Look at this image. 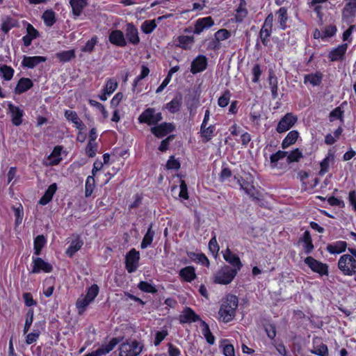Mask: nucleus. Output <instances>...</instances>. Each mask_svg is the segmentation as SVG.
Listing matches in <instances>:
<instances>
[{"label": "nucleus", "mask_w": 356, "mask_h": 356, "mask_svg": "<svg viewBox=\"0 0 356 356\" xmlns=\"http://www.w3.org/2000/svg\"><path fill=\"white\" fill-rule=\"evenodd\" d=\"M238 300L236 296L228 295L221 304L218 312L219 318L225 323L231 321L235 316Z\"/></svg>", "instance_id": "f257e3e1"}, {"label": "nucleus", "mask_w": 356, "mask_h": 356, "mask_svg": "<svg viewBox=\"0 0 356 356\" xmlns=\"http://www.w3.org/2000/svg\"><path fill=\"white\" fill-rule=\"evenodd\" d=\"M337 267L342 275L345 276L355 275L356 274V259L350 253L344 254L339 257Z\"/></svg>", "instance_id": "f03ea898"}, {"label": "nucleus", "mask_w": 356, "mask_h": 356, "mask_svg": "<svg viewBox=\"0 0 356 356\" xmlns=\"http://www.w3.org/2000/svg\"><path fill=\"white\" fill-rule=\"evenodd\" d=\"M163 120L161 112H156L154 108L145 109L138 116V120L140 124H146L149 126H155Z\"/></svg>", "instance_id": "7ed1b4c3"}, {"label": "nucleus", "mask_w": 356, "mask_h": 356, "mask_svg": "<svg viewBox=\"0 0 356 356\" xmlns=\"http://www.w3.org/2000/svg\"><path fill=\"white\" fill-rule=\"evenodd\" d=\"M236 274L237 269L225 266L214 275L213 281L217 284H227L233 280Z\"/></svg>", "instance_id": "20e7f679"}, {"label": "nucleus", "mask_w": 356, "mask_h": 356, "mask_svg": "<svg viewBox=\"0 0 356 356\" xmlns=\"http://www.w3.org/2000/svg\"><path fill=\"white\" fill-rule=\"evenodd\" d=\"M119 350V356H138L142 352L143 346L134 340L122 343Z\"/></svg>", "instance_id": "39448f33"}, {"label": "nucleus", "mask_w": 356, "mask_h": 356, "mask_svg": "<svg viewBox=\"0 0 356 356\" xmlns=\"http://www.w3.org/2000/svg\"><path fill=\"white\" fill-rule=\"evenodd\" d=\"M300 157H270V159H266V165H268L271 168H277L286 170L289 165L293 162H298Z\"/></svg>", "instance_id": "423d86ee"}, {"label": "nucleus", "mask_w": 356, "mask_h": 356, "mask_svg": "<svg viewBox=\"0 0 356 356\" xmlns=\"http://www.w3.org/2000/svg\"><path fill=\"white\" fill-rule=\"evenodd\" d=\"M298 121V117L293 113H286L279 121L276 131L283 134L291 129Z\"/></svg>", "instance_id": "0eeeda50"}, {"label": "nucleus", "mask_w": 356, "mask_h": 356, "mask_svg": "<svg viewBox=\"0 0 356 356\" xmlns=\"http://www.w3.org/2000/svg\"><path fill=\"white\" fill-rule=\"evenodd\" d=\"M176 129V126L173 122H162L156 124L150 129L151 133L158 138H163Z\"/></svg>", "instance_id": "6e6552de"}, {"label": "nucleus", "mask_w": 356, "mask_h": 356, "mask_svg": "<svg viewBox=\"0 0 356 356\" xmlns=\"http://www.w3.org/2000/svg\"><path fill=\"white\" fill-rule=\"evenodd\" d=\"M8 113L13 125L19 127L22 124L24 111L19 106L14 105L12 102L8 104Z\"/></svg>", "instance_id": "1a4fd4ad"}, {"label": "nucleus", "mask_w": 356, "mask_h": 356, "mask_svg": "<svg viewBox=\"0 0 356 356\" xmlns=\"http://www.w3.org/2000/svg\"><path fill=\"white\" fill-rule=\"evenodd\" d=\"M305 263L310 268V269L321 275H328V266L323 264L312 257H307L305 259Z\"/></svg>", "instance_id": "9d476101"}, {"label": "nucleus", "mask_w": 356, "mask_h": 356, "mask_svg": "<svg viewBox=\"0 0 356 356\" xmlns=\"http://www.w3.org/2000/svg\"><path fill=\"white\" fill-rule=\"evenodd\" d=\"M140 259L139 252L134 248L131 249L126 255V268L129 273H134L136 270Z\"/></svg>", "instance_id": "9b49d317"}, {"label": "nucleus", "mask_w": 356, "mask_h": 356, "mask_svg": "<svg viewBox=\"0 0 356 356\" xmlns=\"http://www.w3.org/2000/svg\"><path fill=\"white\" fill-rule=\"evenodd\" d=\"M214 25V21L211 16L197 19L194 24L193 33L200 35L205 30H208Z\"/></svg>", "instance_id": "f8f14e48"}, {"label": "nucleus", "mask_w": 356, "mask_h": 356, "mask_svg": "<svg viewBox=\"0 0 356 356\" xmlns=\"http://www.w3.org/2000/svg\"><path fill=\"white\" fill-rule=\"evenodd\" d=\"M124 37L129 44L138 45L140 43L138 29L133 23L127 24Z\"/></svg>", "instance_id": "ddd939ff"}, {"label": "nucleus", "mask_w": 356, "mask_h": 356, "mask_svg": "<svg viewBox=\"0 0 356 356\" xmlns=\"http://www.w3.org/2000/svg\"><path fill=\"white\" fill-rule=\"evenodd\" d=\"M207 66L208 60L206 56L198 55L191 62L190 71L193 74H196L204 71Z\"/></svg>", "instance_id": "4468645a"}, {"label": "nucleus", "mask_w": 356, "mask_h": 356, "mask_svg": "<svg viewBox=\"0 0 356 356\" xmlns=\"http://www.w3.org/2000/svg\"><path fill=\"white\" fill-rule=\"evenodd\" d=\"M33 268L31 273H40V272L50 273L53 270L52 266L40 257H33Z\"/></svg>", "instance_id": "2eb2a0df"}, {"label": "nucleus", "mask_w": 356, "mask_h": 356, "mask_svg": "<svg viewBox=\"0 0 356 356\" xmlns=\"http://www.w3.org/2000/svg\"><path fill=\"white\" fill-rule=\"evenodd\" d=\"M108 41L116 47H124L127 45L124 33L118 29L113 30L110 32Z\"/></svg>", "instance_id": "dca6fc26"}, {"label": "nucleus", "mask_w": 356, "mask_h": 356, "mask_svg": "<svg viewBox=\"0 0 356 356\" xmlns=\"http://www.w3.org/2000/svg\"><path fill=\"white\" fill-rule=\"evenodd\" d=\"M275 16L278 24L277 28L285 31L289 27L287 25L289 19L288 9L286 7L280 8L275 11Z\"/></svg>", "instance_id": "f3484780"}, {"label": "nucleus", "mask_w": 356, "mask_h": 356, "mask_svg": "<svg viewBox=\"0 0 356 356\" xmlns=\"http://www.w3.org/2000/svg\"><path fill=\"white\" fill-rule=\"evenodd\" d=\"M180 323H191L202 321L200 316L190 307H186L179 316Z\"/></svg>", "instance_id": "a211bd4d"}, {"label": "nucleus", "mask_w": 356, "mask_h": 356, "mask_svg": "<svg viewBox=\"0 0 356 356\" xmlns=\"http://www.w3.org/2000/svg\"><path fill=\"white\" fill-rule=\"evenodd\" d=\"M174 42L176 47L189 50L195 42V38L193 35H181L174 38Z\"/></svg>", "instance_id": "6ab92c4d"}, {"label": "nucleus", "mask_w": 356, "mask_h": 356, "mask_svg": "<svg viewBox=\"0 0 356 356\" xmlns=\"http://www.w3.org/2000/svg\"><path fill=\"white\" fill-rule=\"evenodd\" d=\"M347 49L348 44L346 43L339 44L336 48H333L328 54L329 60L331 62L343 60Z\"/></svg>", "instance_id": "aec40b11"}, {"label": "nucleus", "mask_w": 356, "mask_h": 356, "mask_svg": "<svg viewBox=\"0 0 356 356\" xmlns=\"http://www.w3.org/2000/svg\"><path fill=\"white\" fill-rule=\"evenodd\" d=\"M47 60V58L42 56H24L22 66L24 67H27L29 69H33L38 65L41 63H44Z\"/></svg>", "instance_id": "412c9836"}, {"label": "nucleus", "mask_w": 356, "mask_h": 356, "mask_svg": "<svg viewBox=\"0 0 356 356\" xmlns=\"http://www.w3.org/2000/svg\"><path fill=\"white\" fill-rule=\"evenodd\" d=\"M64 116L69 122H72L75 127L79 131H82L86 128L84 123L79 118L76 111L72 110H65Z\"/></svg>", "instance_id": "4be33fe9"}, {"label": "nucleus", "mask_w": 356, "mask_h": 356, "mask_svg": "<svg viewBox=\"0 0 356 356\" xmlns=\"http://www.w3.org/2000/svg\"><path fill=\"white\" fill-rule=\"evenodd\" d=\"M33 86L32 80L29 78L22 77L19 79L14 89L15 95H21L30 90Z\"/></svg>", "instance_id": "5701e85b"}, {"label": "nucleus", "mask_w": 356, "mask_h": 356, "mask_svg": "<svg viewBox=\"0 0 356 356\" xmlns=\"http://www.w3.org/2000/svg\"><path fill=\"white\" fill-rule=\"evenodd\" d=\"M323 78V73L320 71H316L314 73L305 74L304 76V83H309L313 87L318 86L321 84Z\"/></svg>", "instance_id": "b1692460"}, {"label": "nucleus", "mask_w": 356, "mask_h": 356, "mask_svg": "<svg viewBox=\"0 0 356 356\" xmlns=\"http://www.w3.org/2000/svg\"><path fill=\"white\" fill-rule=\"evenodd\" d=\"M88 0H70V4L72 8V13L74 16V18H76L79 17L84 8L87 6Z\"/></svg>", "instance_id": "393cba45"}, {"label": "nucleus", "mask_w": 356, "mask_h": 356, "mask_svg": "<svg viewBox=\"0 0 356 356\" xmlns=\"http://www.w3.org/2000/svg\"><path fill=\"white\" fill-rule=\"evenodd\" d=\"M223 258L226 261L234 267V269H237V271L242 267L240 258L237 255L233 254L229 248H227V250L223 252Z\"/></svg>", "instance_id": "a878e982"}, {"label": "nucleus", "mask_w": 356, "mask_h": 356, "mask_svg": "<svg viewBox=\"0 0 356 356\" xmlns=\"http://www.w3.org/2000/svg\"><path fill=\"white\" fill-rule=\"evenodd\" d=\"M347 248V243L343 241H337L332 243H329L326 247V250L330 254H340L346 251Z\"/></svg>", "instance_id": "bb28decb"}, {"label": "nucleus", "mask_w": 356, "mask_h": 356, "mask_svg": "<svg viewBox=\"0 0 356 356\" xmlns=\"http://www.w3.org/2000/svg\"><path fill=\"white\" fill-rule=\"evenodd\" d=\"M356 15V0H350L347 2L343 10L342 16L344 19L354 18Z\"/></svg>", "instance_id": "cd10ccee"}, {"label": "nucleus", "mask_w": 356, "mask_h": 356, "mask_svg": "<svg viewBox=\"0 0 356 356\" xmlns=\"http://www.w3.org/2000/svg\"><path fill=\"white\" fill-rule=\"evenodd\" d=\"M245 0H239V4L236 9V13L234 15L235 20L236 22H243L244 19L247 17L248 12L246 8Z\"/></svg>", "instance_id": "c85d7f7f"}, {"label": "nucleus", "mask_w": 356, "mask_h": 356, "mask_svg": "<svg viewBox=\"0 0 356 356\" xmlns=\"http://www.w3.org/2000/svg\"><path fill=\"white\" fill-rule=\"evenodd\" d=\"M179 275L184 281L188 282H191L196 278L195 270L191 266L181 268Z\"/></svg>", "instance_id": "c756f323"}, {"label": "nucleus", "mask_w": 356, "mask_h": 356, "mask_svg": "<svg viewBox=\"0 0 356 356\" xmlns=\"http://www.w3.org/2000/svg\"><path fill=\"white\" fill-rule=\"evenodd\" d=\"M18 26V22L16 19L10 17L6 16L4 19H3L1 29L5 33H8L12 29Z\"/></svg>", "instance_id": "7c9ffc66"}, {"label": "nucleus", "mask_w": 356, "mask_h": 356, "mask_svg": "<svg viewBox=\"0 0 356 356\" xmlns=\"http://www.w3.org/2000/svg\"><path fill=\"white\" fill-rule=\"evenodd\" d=\"M300 134L297 130L289 131L282 142V149H286L290 145L295 144Z\"/></svg>", "instance_id": "2f4dec72"}, {"label": "nucleus", "mask_w": 356, "mask_h": 356, "mask_svg": "<svg viewBox=\"0 0 356 356\" xmlns=\"http://www.w3.org/2000/svg\"><path fill=\"white\" fill-rule=\"evenodd\" d=\"M182 104L181 96L175 97L170 102L165 104V108L172 114L177 113L180 111Z\"/></svg>", "instance_id": "473e14b6"}, {"label": "nucleus", "mask_w": 356, "mask_h": 356, "mask_svg": "<svg viewBox=\"0 0 356 356\" xmlns=\"http://www.w3.org/2000/svg\"><path fill=\"white\" fill-rule=\"evenodd\" d=\"M42 19L46 26L51 27L56 22V13L52 9L44 10L42 15Z\"/></svg>", "instance_id": "72a5a7b5"}, {"label": "nucleus", "mask_w": 356, "mask_h": 356, "mask_svg": "<svg viewBox=\"0 0 356 356\" xmlns=\"http://www.w3.org/2000/svg\"><path fill=\"white\" fill-rule=\"evenodd\" d=\"M216 135V124H211L209 127H200V136L204 142L211 140Z\"/></svg>", "instance_id": "f704fd0d"}, {"label": "nucleus", "mask_w": 356, "mask_h": 356, "mask_svg": "<svg viewBox=\"0 0 356 356\" xmlns=\"http://www.w3.org/2000/svg\"><path fill=\"white\" fill-rule=\"evenodd\" d=\"M56 190V184L54 183L51 184L45 191L44 195L40 198L39 203L42 205H46L47 203H49L52 200V197Z\"/></svg>", "instance_id": "c9c22d12"}, {"label": "nucleus", "mask_w": 356, "mask_h": 356, "mask_svg": "<svg viewBox=\"0 0 356 356\" xmlns=\"http://www.w3.org/2000/svg\"><path fill=\"white\" fill-rule=\"evenodd\" d=\"M234 179H236V181L240 186L241 188L243 189L248 195L251 196L254 195V186L252 184V177L250 176L249 177L250 179V181H244L243 179L241 180L236 176L234 177Z\"/></svg>", "instance_id": "e433bc0d"}, {"label": "nucleus", "mask_w": 356, "mask_h": 356, "mask_svg": "<svg viewBox=\"0 0 356 356\" xmlns=\"http://www.w3.org/2000/svg\"><path fill=\"white\" fill-rule=\"evenodd\" d=\"M56 57L60 63H67L76 57L75 50L70 49L57 52Z\"/></svg>", "instance_id": "4c0bfd02"}, {"label": "nucleus", "mask_w": 356, "mask_h": 356, "mask_svg": "<svg viewBox=\"0 0 356 356\" xmlns=\"http://www.w3.org/2000/svg\"><path fill=\"white\" fill-rule=\"evenodd\" d=\"M83 244V241L79 237H76L75 239H73L71 241L70 245L66 250V254L69 257H72L77 251L81 249Z\"/></svg>", "instance_id": "58836bf2"}, {"label": "nucleus", "mask_w": 356, "mask_h": 356, "mask_svg": "<svg viewBox=\"0 0 356 356\" xmlns=\"http://www.w3.org/2000/svg\"><path fill=\"white\" fill-rule=\"evenodd\" d=\"M154 235L155 232L152 229V224H150L146 234H145L143 238V241L140 244V248L142 249H145L148 246H149L152 243Z\"/></svg>", "instance_id": "ea45409f"}, {"label": "nucleus", "mask_w": 356, "mask_h": 356, "mask_svg": "<svg viewBox=\"0 0 356 356\" xmlns=\"http://www.w3.org/2000/svg\"><path fill=\"white\" fill-rule=\"evenodd\" d=\"M302 241L305 253H311L314 250V245L312 243V239L309 231H305L304 232Z\"/></svg>", "instance_id": "a19ab883"}, {"label": "nucleus", "mask_w": 356, "mask_h": 356, "mask_svg": "<svg viewBox=\"0 0 356 356\" xmlns=\"http://www.w3.org/2000/svg\"><path fill=\"white\" fill-rule=\"evenodd\" d=\"M120 339L118 338H113L108 343L104 344L101 348H98L102 355H106L110 353L119 343Z\"/></svg>", "instance_id": "79ce46f5"}, {"label": "nucleus", "mask_w": 356, "mask_h": 356, "mask_svg": "<svg viewBox=\"0 0 356 356\" xmlns=\"http://www.w3.org/2000/svg\"><path fill=\"white\" fill-rule=\"evenodd\" d=\"M149 72H150L149 69L147 65H143L141 66L140 74L134 79L133 83H132V90L134 92L135 91L136 88L137 87L138 83L141 80L146 78L149 75Z\"/></svg>", "instance_id": "37998d69"}, {"label": "nucleus", "mask_w": 356, "mask_h": 356, "mask_svg": "<svg viewBox=\"0 0 356 356\" xmlns=\"http://www.w3.org/2000/svg\"><path fill=\"white\" fill-rule=\"evenodd\" d=\"M98 42V38L97 35H93L89 40L86 42L84 46L81 49L82 52L84 53H92L95 46Z\"/></svg>", "instance_id": "c03bdc74"}, {"label": "nucleus", "mask_w": 356, "mask_h": 356, "mask_svg": "<svg viewBox=\"0 0 356 356\" xmlns=\"http://www.w3.org/2000/svg\"><path fill=\"white\" fill-rule=\"evenodd\" d=\"M201 325L202 327V333L207 339V341L210 344H213L215 338L211 332L208 324L205 321H201Z\"/></svg>", "instance_id": "a18cd8bd"}, {"label": "nucleus", "mask_w": 356, "mask_h": 356, "mask_svg": "<svg viewBox=\"0 0 356 356\" xmlns=\"http://www.w3.org/2000/svg\"><path fill=\"white\" fill-rule=\"evenodd\" d=\"M47 241L43 235H38L34 239V253L39 255Z\"/></svg>", "instance_id": "49530a36"}, {"label": "nucleus", "mask_w": 356, "mask_h": 356, "mask_svg": "<svg viewBox=\"0 0 356 356\" xmlns=\"http://www.w3.org/2000/svg\"><path fill=\"white\" fill-rule=\"evenodd\" d=\"M188 255L190 257L191 259H192L194 261H196L197 262L201 264L203 266H209V261L204 254L191 252L188 253Z\"/></svg>", "instance_id": "de8ad7c7"}, {"label": "nucleus", "mask_w": 356, "mask_h": 356, "mask_svg": "<svg viewBox=\"0 0 356 356\" xmlns=\"http://www.w3.org/2000/svg\"><path fill=\"white\" fill-rule=\"evenodd\" d=\"M232 93L229 89H225L222 95L218 99V105L221 108L226 107L229 103Z\"/></svg>", "instance_id": "09e8293b"}, {"label": "nucleus", "mask_w": 356, "mask_h": 356, "mask_svg": "<svg viewBox=\"0 0 356 356\" xmlns=\"http://www.w3.org/2000/svg\"><path fill=\"white\" fill-rule=\"evenodd\" d=\"M0 72L5 81H10L13 77L15 70L10 66L3 65L0 67Z\"/></svg>", "instance_id": "8fccbe9b"}, {"label": "nucleus", "mask_w": 356, "mask_h": 356, "mask_svg": "<svg viewBox=\"0 0 356 356\" xmlns=\"http://www.w3.org/2000/svg\"><path fill=\"white\" fill-rule=\"evenodd\" d=\"M156 26L155 19L145 20L141 25V30L144 33L149 34L154 31Z\"/></svg>", "instance_id": "3c124183"}, {"label": "nucleus", "mask_w": 356, "mask_h": 356, "mask_svg": "<svg viewBox=\"0 0 356 356\" xmlns=\"http://www.w3.org/2000/svg\"><path fill=\"white\" fill-rule=\"evenodd\" d=\"M95 188V181L93 176H88L86 181L85 196L90 197Z\"/></svg>", "instance_id": "603ef678"}, {"label": "nucleus", "mask_w": 356, "mask_h": 356, "mask_svg": "<svg viewBox=\"0 0 356 356\" xmlns=\"http://www.w3.org/2000/svg\"><path fill=\"white\" fill-rule=\"evenodd\" d=\"M138 288L145 293H156L157 292L154 285L145 281L140 282L138 284Z\"/></svg>", "instance_id": "864d4df0"}, {"label": "nucleus", "mask_w": 356, "mask_h": 356, "mask_svg": "<svg viewBox=\"0 0 356 356\" xmlns=\"http://www.w3.org/2000/svg\"><path fill=\"white\" fill-rule=\"evenodd\" d=\"M344 111L340 106H337L334 108L329 115V120L330 122H333L337 119L340 120L343 122V120Z\"/></svg>", "instance_id": "5fc2aeb1"}, {"label": "nucleus", "mask_w": 356, "mask_h": 356, "mask_svg": "<svg viewBox=\"0 0 356 356\" xmlns=\"http://www.w3.org/2000/svg\"><path fill=\"white\" fill-rule=\"evenodd\" d=\"M92 302L91 300H89L87 297L81 296L78 298L76 302V306L79 309V313L83 312L86 307Z\"/></svg>", "instance_id": "6e6d98bb"}, {"label": "nucleus", "mask_w": 356, "mask_h": 356, "mask_svg": "<svg viewBox=\"0 0 356 356\" xmlns=\"http://www.w3.org/2000/svg\"><path fill=\"white\" fill-rule=\"evenodd\" d=\"M118 83L115 79L111 78L106 81L103 91L106 92L108 95L112 94L117 88Z\"/></svg>", "instance_id": "4d7b16f0"}, {"label": "nucleus", "mask_w": 356, "mask_h": 356, "mask_svg": "<svg viewBox=\"0 0 356 356\" xmlns=\"http://www.w3.org/2000/svg\"><path fill=\"white\" fill-rule=\"evenodd\" d=\"M262 70L259 63H255L252 68V81L254 83H258L260 76L262 74Z\"/></svg>", "instance_id": "13d9d810"}, {"label": "nucleus", "mask_w": 356, "mask_h": 356, "mask_svg": "<svg viewBox=\"0 0 356 356\" xmlns=\"http://www.w3.org/2000/svg\"><path fill=\"white\" fill-rule=\"evenodd\" d=\"M88 103L91 106L95 107L97 109H98L101 112L104 119L108 117V111L106 110L104 106L102 104L93 99H89Z\"/></svg>", "instance_id": "bf43d9fd"}, {"label": "nucleus", "mask_w": 356, "mask_h": 356, "mask_svg": "<svg viewBox=\"0 0 356 356\" xmlns=\"http://www.w3.org/2000/svg\"><path fill=\"white\" fill-rule=\"evenodd\" d=\"M249 116L250 122L254 126L259 127L261 125L260 120L261 118V113L260 111H253L251 109Z\"/></svg>", "instance_id": "052dcab7"}, {"label": "nucleus", "mask_w": 356, "mask_h": 356, "mask_svg": "<svg viewBox=\"0 0 356 356\" xmlns=\"http://www.w3.org/2000/svg\"><path fill=\"white\" fill-rule=\"evenodd\" d=\"M99 291V286L96 284H94L88 289L86 296L89 300H91L92 302L95 300V298L97 296Z\"/></svg>", "instance_id": "680f3d73"}, {"label": "nucleus", "mask_w": 356, "mask_h": 356, "mask_svg": "<svg viewBox=\"0 0 356 356\" xmlns=\"http://www.w3.org/2000/svg\"><path fill=\"white\" fill-rule=\"evenodd\" d=\"M214 37L220 42L223 41L231 37V32L226 29H221L214 33Z\"/></svg>", "instance_id": "e2e57ef3"}, {"label": "nucleus", "mask_w": 356, "mask_h": 356, "mask_svg": "<svg viewBox=\"0 0 356 356\" xmlns=\"http://www.w3.org/2000/svg\"><path fill=\"white\" fill-rule=\"evenodd\" d=\"M337 29L335 25H329L327 26L325 29L322 31V35L321 36L322 39L331 38L334 36L337 33Z\"/></svg>", "instance_id": "0e129e2a"}, {"label": "nucleus", "mask_w": 356, "mask_h": 356, "mask_svg": "<svg viewBox=\"0 0 356 356\" xmlns=\"http://www.w3.org/2000/svg\"><path fill=\"white\" fill-rule=\"evenodd\" d=\"M33 315L34 312L33 309H29L28 312L26 313V321L25 325L24 327V334H26L28 332V331L30 330V327L33 323Z\"/></svg>", "instance_id": "69168bd1"}, {"label": "nucleus", "mask_w": 356, "mask_h": 356, "mask_svg": "<svg viewBox=\"0 0 356 356\" xmlns=\"http://www.w3.org/2000/svg\"><path fill=\"white\" fill-rule=\"evenodd\" d=\"M168 335V332L167 330H162L161 331H158L155 334V339L154 341V344L155 346H158Z\"/></svg>", "instance_id": "338daca9"}, {"label": "nucleus", "mask_w": 356, "mask_h": 356, "mask_svg": "<svg viewBox=\"0 0 356 356\" xmlns=\"http://www.w3.org/2000/svg\"><path fill=\"white\" fill-rule=\"evenodd\" d=\"M97 151V144L95 141H89L86 147L87 156H95Z\"/></svg>", "instance_id": "774afa93"}]
</instances>
